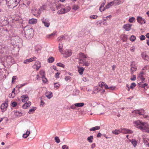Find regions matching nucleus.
Masks as SVG:
<instances>
[{
    "label": "nucleus",
    "instance_id": "f257e3e1",
    "mask_svg": "<svg viewBox=\"0 0 149 149\" xmlns=\"http://www.w3.org/2000/svg\"><path fill=\"white\" fill-rule=\"evenodd\" d=\"M134 126L137 128L140 129L142 131L146 132L149 124L146 122H143L138 120L133 122Z\"/></svg>",
    "mask_w": 149,
    "mask_h": 149
},
{
    "label": "nucleus",
    "instance_id": "f03ea898",
    "mask_svg": "<svg viewBox=\"0 0 149 149\" xmlns=\"http://www.w3.org/2000/svg\"><path fill=\"white\" fill-rule=\"evenodd\" d=\"M24 33L26 37L28 39L32 38L33 36V29L28 26H26L24 29Z\"/></svg>",
    "mask_w": 149,
    "mask_h": 149
},
{
    "label": "nucleus",
    "instance_id": "7ed1b4c3",
    "mask_svg": "<svg viewBox=\"0 0 149 149\" xmlns=\"http://www.w3.org/2000/svg\"><path fill=\"white\" fill-rule=\"evenodd\" d=\"M6 4L9 8H14L19 3L20 0H6Z\"/></svg>",
    "mask_w": 149,
    "mask_h": 149
},
{
    "label": "nucleus",
    "instance_id": "20e7f679",
    "mask_svg": "<svg viewBox=\"0 0 149 149\" xmlns=\"http://www.w3.org/2000/svg\"><path fill=\"white\" fill-rule=\"evenodd\" d=\"M78 57L79 59V64L82 63L84 62V61L86 60L85 59L87 58L86 55L82 53H80Z\"/></svg>",
    "mask_w": 149,
    "mask_h": 149
},
{
    "label": "nucleus",
    "instance_id": "39448f33",
    "mask_svg": "<svg viewBox=\"0 0 149 149\" xmlns=\"http://www.w3.org/2000/svg\"><path fill=\"white\" fill-rule=\"evenodd\" d=\"M41 21L45 26L47 28L49 27L50 25V22H49V20L48 19L43 17L41 19Z\"/></svg>",
    "mask_w": 149,
    "mask_h": 149
},
{
    "label": "nucleus",
    "instance_id": "423d86ee",
    "mask_svg": "<svg viewBox=\"0 0 149 149\" xmlns=\"http://www.w3.org/2000/svg\"><path fill=\"white\" fill-rule=\"evenodd\" d=\"M131 67L130 69V72L131 74H133L134 72L136 71L137 70V66L136 65L135 62H132L131 64Z\"/></svg>",
    "mask_w": 149,
    "mask_h": 149
},
{
    "label": "nucleus",
    "instance_id": "0eeeda50",
    "mask_svg": "<svg viewBox=\"0 0 149 149\" xmlns=\"http://www.w3.org/2000/svg\"><path fill=\"white\" fill-rule=\"evenodd\" d=\"M132 25L130 24H124L123 26V28L126 31H129L131 29V26Z\"/></svg>",
    "mask_w": 149,
    "mask_h": 149
},
{
    "label": "nucleus",
    "instance_id": "6e6552de",
    "mask_svg": "<svg viewBox=\"0 0 149 149\" xmlns=\"http://www.w3.org/2000/svg\"><path fill=\"white\" fill-rule=\"evenodd\" d=\"M70 10V8L68 9V8H62L60 10H59L58 12V13L59 14L66 13L69 11Z\"/></svg>",
    "mask_w": 149,
    "mask_h": 149
},
{
    "label": "nucleus",
    "instance_id": "1a4fd4ad",
    "mask_svg": "<svg viewBox=\"0 0 149 149\" xmlns=\"http://www.w3.org/2000/svg\"><path fill=\"white\" fill-rule=\"evenodd\" d=\"M7 48V46L4 44L0 45V53L3 54Z\"/></svg>",
    "mask_w": 149,
    "mask_h": 149
},
{
    "label": "nucleus",
    "instance_id": "9d476101",
    "mask_svg": "<svg viewBox=\"0 0 149 149\" xmlns=\"http://www.w3.org/2000/svg\"><path fill=\"white\" fill-rule=\"evenodd\" d=\"M21 100L23 102H26L29 99L28 96L26 95H23L21 97Z\"/></svg>",
    "mask_w": 149,
    "mask_h": 149
},
{
    "label": "nucleus",
    "instance_id": "9b49d317",
    "mask_svg": "<svg viewBox=\"0 0 149 149\" xmlns=\"http://www.w3.org/2000/svg\"><path fill=\"white\" fill-rule=\"evenodd\" d=\"M138 22L141 24H145L146 23L145 20L141 17H138L137 18Z\"/></svg>",
    "mask_w": 149,
    "mask_h": 149
},
{
    "label": "nucleus",
    "instance_id": "f8f14e48",
    "mask_svg": "<svg viewBox=\"0 0 149 149\" xmlns=\"http://www.w3.org/2000/svg\"><path fill=\"white\" fill-rule=\"evenodd\" d=\"M142 58L145 60L148 61L149 59L148 56L145 52H142L141 54Z\"/></svg>",
    "mask_w": 149,
    "mask_h": 149
},
{
    "label": "nucleus",
    "instance_id": "ddd939ff",
    "mask_svg": "<svg viewBox=\"0 0 149 149\" xmlns=\"http://www.w3.org/2000/svg\"><path fill=\"white\" fill-rule=\"evenodd\" d=\"M121 132L122 133H130L131 134L132 133V132L130 130H129L127 129L123 128L121 130Z\"/></svg>",
    "mask_w": 149,
    "mask_h": 149
},
{
    "label": "nucleus",
    "instance_id": "4468645a",
    "mask_svg": "<svg viewBox=\"0 0 149 149\" xmlns=\"http://www.w3.org/2000/svg\"><path fill=\"white\" fill-rule=\"evenodd\" d=\"M33 68L38 70L40 67V63L39 61H37L33 66Z\"/></svg>",
    "mask_w": 149,
    "mask_h": 149
},
{
    "label": "nucleus",
    "instance_id": "2eb2a0df",
    "mask_svg": "<svg viewBox=\"0 0 149 149\" xmlns=\"http://www.w3.org/2000/svg\"><path fill=\"white\" fill-rule=\"evenodd\" d=\"M63 44L61 43H59L58 46L59 50L60 52L62 54H64V51L63 49Z\"/></svg>",
    "mask_w": 149,
    "mask_h": 149
},
{
    "label": "nucleus",
    "instance_id": "dca6fc26",
    "mask_svg": "<svg viewBox=\"0 0 149 149\" xmlns=\"http://www.w3.org/2000/svg\"><path fill=\"white\" fill-rule=\"evenodd\" d=\"M45 96L49 99H50L53 96L52 93L51 92L47 91L45 93Z\"/></svg>",
    "mask_w": 149,
    "mask_h": 149
},
{
    "label": "nucleus",
    "instance_id": "f3484780",
    "mask_svg": "<svg viewBox=\"0 0 149 149\" xmlns=\"http://www.w3.org/2000/svg\"><path fill=\"white\" fill-rule=\"evenodd\" d=\"M37 20L36 19L32 18L29 20V24H33L37 23Z\"/></svg>",
    "mask_w": 149,
    "mask_h": 149
},
{
    "label": "nucleus",
    "instance_id": "a211bd4d",
    "mask_svg": "<svg viewBox=\"0 0 149 149\" xmlns=\"http://www.w3.org/2000/svg\"><path fill=\"white\" fill-rule=\"evenodd\" d=\"M8 106V104L7 103L5 102L2 104L1 106V109L2 110H5L7 108Z\"/></svg>",
    "mask_w": 149,
    "mask_h": 149
},
{
    "label": "nucleus",
    "instance_id": "6ab92c4d",
    "mask_svg": "<svg viewBox=\"0 0 149 149\" xmlns=\"http://www.w3.org/2000/svg\"><path fill=\"white\" fill-rule=\"evenodd\" d=\"M99 86L101 87H102L103 86H104L106 89H107L108 88V86L105 83L103 82H100L99 83Z\"/></svg>",
    "mask_w": 149,
    "mask_h": 149
},
{
    "label": "nucleus",
    "instance_id": "aec40b11",
    "mask_svg": "<svg viewBox=\"0 0 149 149\" xmlns=\"http://www.w3.org/2000/svg\"><path fill=\"white\" fill-rule=\"evenodd\" d=\"M30 134V131L27 130L26 132L23 134L22 137L24 138H26L29 136Z\"/></svg>",
    "mask_w": 149,
    "mask_h": 149
},
{
    "label": "nucleus",
    "instance_id": "412c9836",
    "mask_svg": "<svg viewBox=\"0 0 149 149\" xmlns=\"http://www.w3.org/2000/svg\"><path fill=\"white\" fill-rule=\"evenodd\" d=\"M77 67L78 68V72L80 74L82 75L83 74V72L84 70V68L83 67H79L78 66Z\"/></svg>",
    "mask_w": 149,
    "mask_h": 149
},
{
    "label": "nucleus",
    "instance_id": "4be33fe9",
    "mask_svg": "<svg viewBox=\"0 0 149 149\" xmlns=\"http://www.w3.org/2000/svg\"><path fill=\"white\" fill-rule=\"evenodd\" d=\"M72 54L71 52L69 50H67L66 51H64V54H65L67 55V57H69Z\"/></svg>",
    "mask_w": 149,
    "mask_h": 149
},
{
    "label": "nucleus",
    "instance_id": "5701e85b",
    "mask_svg": "<svg viewBox=\"0 0 149 149\" xmlns=\"http://www.w3.org/2000/svg\"><path fill=\"white\" fill-rule=\"evenodd\" d=\"M114 2L112 1L111 2L109 3L107 5H106L105 6V8L106 9H108L109 8L110 6H112L114 4Z\"/></svg>",
    "mask_w": 149,
    "mask_h": 149
},
{
    "label": "nucleus",
    "instance_id": "b1692460",
    "mask_svg": "<svg viewBox=\"0 0 149 149\" xmlns=\"http://www.w3.org/2000/svg\"><path fill=\"white\" fill-rule=\"evenodd\" d=\"M132 112L134 114H138L139 115H142V114L141 113V111L140 110H135L133 111Z\"/></svg>",
    "mask_w": 149,
    "mask_h": 149
},
{
    "label": "nucleus",
    "instance_id": "393cba45",
    "mask_svg": "<svg viewBox=\"0 0 149 149\" xmlns=\"http://www.w3.org/2000/svg\"><path fill=\"white\" fill-rule=\"evenodd\" d=\"M74 105L77 107H83L84 105V103L83 102L76 103Z\"/></svg>",
    "mask_w": 149,
    "mask_h": 149
},
{
    "label": "nucleus",
    "instance_id": "a878e982",
    "mask_svg": "<svg viewBox=\"0 0 149 149\" xmlns=\"http://www.w3.org/2000/svg\"><path fill=\"white\" fill-rule=\"evenodd\" d=\"M100 128V127L99 126H96L94 127H92L90 129V131H93L96 130H98Z\"/></svg>",
    "mask_w": 149,
    "mask_h": 149
},
{
    "label": "nucleus",
    "instance_id": "bb28decb",
    "mask_svg": "<svg viewBox=\"0 0 149 149\" xmlns=\"http://www.w3.org/2000/svg\"><path fill=\"white\" fill-rule=\"evenodd\" d=\"M36 109V108L35 107H31L29 111V114H32L33 113L34 111Z\"/></svg>",
    "mask_w": 149,
    "mask_h": 149
},
{
    "label": "nucleus",
    "instance_id": "cd10ccee",
    "mask_svg": "<svg viewBox=\"0 0 149 149\" xmlns=\"http://www.w3.org/2000/svg\"><path fill=\"white\" fill-rule=\"evenodd\" d=\"M93 136L91 135L87 138V139L89 143H91L93 142Z\"/></svg>",
    "mask_w": 149,
    "mask_h": 149
},
{
    "label": "nucleus",
    "instance_id": "c85d7f7f",
    "mask_svg": "<svg viewBox=\"0 0 149 149\" xmlns=\"http://www.w3.org/2000/svg\"><path fill=\"white\" fill-rule=\"evenodd\" d=\"M112 132L113 134H114L116 135H118L121 132V131L119 130H115L113 131Z\"/></svg>",
    "mask_w": 149,
    "mask_h": 149
},
{
    "label": "nucleus",
    "instance_id": "c756f323",
    "mask_svg": "<svg viewBox=\"0 0 149 149\" xmlns=\"http://www.w3.org/2000/svg\"><path fill=\"white\" fill-rule=\"evenodd\" d=\"M54 61V58L52 57H49L47 60V61L49 63H52Z\"/></svg>",
    "mask_w": 149,
    "mask_h": 149
},
{
    "label": "nucleus",
    "instance_id": "7c9ffc66",
    "mask_svg": "<svg viewBox=\"0 0 149 149\" xmlns=\"http://www.w3.org/2000/svg\"><path fill=\"white\" fill-rule=\"evenodd\" d=\"M65 39L64 36H62L60 37H58L57 39V40L58 42H61L63 40Z\"/></svg>",
    "mask_w": 149,
    "mask_h": 149
},
{
    "label": "nucleus",
    "instance_id": "2f4dec72",
    "mask_svg": "<svg viewBox=\"0 0 149 149\" xmlns=\"http://www.w3.org/2000/svg\"><path fill=\"white\" fill-rule=\"evenodd\" d=\"M15 115L16 116H21L22 115V113L19 111H16L15 112Z\"/></svg>",
    "mask_w": 149,
    "mask_h": 149
},
{
    "label": "nucleus",
    "instance_id": "473e14b6",
    "mask_svg": "<svg viewBox=\"0 0 149 149\" xmlns=\"http://www.w3.org/2000/svg\"><path fill=\"white\" fill-rule=\"evenodd\" d=\"M81 64H83V65H85L86 66H88L89 65L90 63H89L88 62H87L86 61V60H84V62L82 63H81Z\"/></svg>",
    "mask_w": 149,
    "mask_h": 149
},
{
    "label": "nucleus",
    "instance_id": "72a5a7b5",
    "mask_svg": "<svg viewBox=\"0 0 149 149\" xmlns=\"http://www.w3.org/2000/svg\"><path fill=\"white\" fill-rule=\"evenodd\" d=\"M136 39V37L134 35H132L131 36V37L130 38V40L131 41H132V42H133V41H135Z\"/></svg>",
    "mask_w": 149,
    "mask_h": 149
},
{
    "label": "nucleus",
    "instance_id": "f704fd0d",
    "mask_svg": "<svg viewBox=\"0 0 149 149\" xmlns=\"http://www.w3.org/2000/svg\"><path fill=\"white\" fill-rule=\"evenodd\" d=\"M36 58L35 56L31 58L28 59L29 62H31L36 60Z\"/></svg>",
    "mask_w": 149,
    "mask_h": 149
},
{
    "label": "nucleus",
    "instance_id": "c9c22d12",
    "mask_svg": "<svg viewBox=\"0 0 149 149\" xmlns=\"http://www.w3.org/2000/svg\"><path fill=\"white\" fill-rule=\"evenodd\" d=\"M143 142L145 143V145L148 146H149V143L148 142L146 139H145L144 138L143 139Z\"/></svg>",
    "mask_w": 149,
    "mask_h": 149
},
{
    "label": "nucleus",
    "instance_id": "e433bc0d",
    "mask_svg": "<svg viewBox=\"0 0 149 149\" xmlns=\"http://www.w3.org/2000/svg\"><path fill=\"white\" fill-rule=\"evenodd\" d=\"M41 47L39 45H37L35 47V50L37 52L40 50Z\"/></svg>",
    "mask_w": 149,
    "mask_h": 149
},
{
    "label": "nucleus",
    "instance_id": "4c0bfd02",
    "mask_svg": "<svg viewBox=\"0 0 149 149\" xmlns=\"http://www.w3.org/2000/svg\"><path fill=\"white\" fill-rule=\"evenodd\" d=\"M131 143L134 147H135L137 145V142L135 140H132L131 141Z\"/></svg>",
    "mask_w": 149,
    "mask_h": 149
},
{
    "label": "nucleus",
    "instance_id": "58836bf2",
    "mask_svg": "<svg viewBox=\"0 0 149 149\" xmlns=\"http://www.w3.org/2000/svg\"><path fill=\"white\" fill-rule=\"evenodd\" d=\"M136 85V84L135 83H132L131 84V85L130 86V88L133 89L134 88V87H135Z\"/></svg>",
    "mask_w": 149,
    "mask_h": 149
},
{
    "label": "nucleus",
    "instance_id": "ea45409f",
    "mask_svg": "<svg viewBox=\"0 0 149 149\" xmlns=\"http://www.w3.org/2000/svg\"><path fill=\"white\" fill-rule=\"evenodd\" d=\"M42 79L43 82L45 83L47 81V79L44 74L42 75Z\"/></svg>",
    "mask_w": 149,
    "mask_h": 149
},
{
    "label": "nucleus",
    "instance_id": "a19ab883",
    "mask_svg": "<svg viewBox=\"0 0 149 149\" xmlns=\"http://www.w3.org/2000/svg\"><path fill=\"white\" fill-rule=\"evenodd\" d=\"M79 8V7L77 5H75L73 6L72 7V9L74 10H77Z\"/></svg>",
    "mask_w": 149,
    "mask_h": 149
},
{
    "label": "nucleus",
    "instance_id": "79ce46f5",
    "mask_svg": "<svg viewBox=\"0 0 149 149\" xmlns=\"http://www.w3.org/2000/svg\"><path fill=\"white\" fill-rule=\"evenodd\" d=\"M135 20V18L133 17L130 18L129 19V21L130 22H133Z\"/></svg>",
    "mask_w": 149,
    "mask_h": 149
},
{
    "label": "nucleus",
    "instance_id": "37998d69",
    "mask_svg": "<svg viewBox=\"0 0 149 149\" xmlns=\"http://www.w3.org/2000/svg\"><path fill=\"white\" fill-rule=\"evenodd\" d=\"M54 86L55 88H58L59 87L60 85L58 83H55L54 84Z\"/></svg>",
    "mask_w": 149,
    "mask_h": 149
},
{
    "label": "nucleus",
    "instance_id": "c03bdc74",
    "mask_svg": "<svg viewBox=\"0 0 149 149\" xmlns=\"http://www.w3.org/2000/svg\"><path fill=\"white\" fill-rule=\"evenodd\" d=\"M97 17V16L96 15H92L90 16V18L91 19H95Z\"/></svg>",
    "mask_w": 149,
    "mask_h": 149
},
{
    "label": "nucleus",
    "instance_id": "a18cd8bd",
    "mask_svg": "<svg viewBox=\"0 0 149 149\" xmlns=\"http://www.w3.org/2000/svg\"><path fill=\"white\" fill-rule=\"evenodd\" d=\"M55 140L56 141L57 143H58L60 142V140L59 138L57 137H55Z\"/></svg>",
    "mask_w": 149,
    "mask_h": 149
},
{
    "label": "nucleus",
    "instance_id": "49530a36",
    "mask_svg": "<svg viewBox=\"0 0 149 149\" xmlns=\"http://www.w3.org/2000/svg\"><path fill=\"white\" fill-rule=\"evenodd\" d=\"M138 85L139 87L143 88V81L141 82L138 84Z\"/></svg>",
    "mask_w": 149,
    "mask_h": 149
},
{
    "label": "nucleus",
    "instance_id": "de8ad7c7",
    "mask_svg": "<svg viewBox=\"0 0 149 149\" xmlns=\"http://www.w3.org/2000/svg\"><path fill=\"white\" fill-rule=\"evenodd\" d=\"M15 96V93L10 94L9 95V97L11 98H13Z\"/></svg>",
    "mask_w": 149,
    "mask_h": 149
},
{
    "label": "nucleus",
    "instance_id": "09e8293b",
    "mask_svg": "<svg viewBox=\"0 0 149 149\" xmlns=\"http://www.w3.org/2000/svg\"><path fill=\"white\" fill-rule=\"evenodd\" d=\"M140 39L141 40H143L145 39V37L144 36L142 35L140 36Z\"/></svg>",
    "mask_w": 149,
    "mask_h": 149
},
{
    "label": "nucleus",
    "instance_id": "8fccbe9b",
    "mask_svg": "<svg viewBox=\"0 0 149 149\" xmlns=\"http://www.w3.org/2000/svg\"><path fill=\"white\" fill-rule=\"evenodd\" d=\"M57 65L58 66H60L61 67H64V65L61 63H58L57 64Z\"/></svg>",
    "mask_w": 149,
    "mask_h": 149
},
{
    "label": "nucleus",
    "instance_id": "3c124183",
    "mask_svg": "<svg viewBox=\"0 0 149 149\" xmlns=\"http://www.w3.org/2000/svg\"><path fill=\"white\" fill-rule=\"evenodd\" d=\"M71 78V77L69 76H66L65 78V79L66 81H68Z\"/></svg>",
    "mask_w": 149,
    "mask_h": 149
},
{
    "label": "nucleus",
    "instance_id": "603ef678",
    "mask_svg": "<svg viewBox=\"0 0 149 149\" xmlns=\"http://www.w3.org/2000/svg\"><path fill=\"white\" fill-rule=\"evenodd\" d=\"M135 49V47L134 46H133L131 47L130 50L131 52H134V51Z\"/></svg>",
    "mask_w": 149,
    "mask_h": 149
},
{
    "label": "nucleus",
    "instance_id": "864d4df0",
    "mask_svg": "<svg viewBox=\"0 0 149 149\" xmlns=\"http://www.w3.org/2000/svg\"><path fill=\"white\" fill-rule=\"evenodd\" d=\"M54 35H55V34L54 33H51V34H50L47 35L46 37L47 38H50L52 36H53Z\"/></svg>",
    "mask_w": 149,
    "mask_h": 149
},
{
    "label": "nucleus",
    "instance_id": "5fc2aeb1",
    "mask_svg": "<svg viewBox=\"0 0 149 149\" xmlns=\"http://www.w3.org/2000/svg\"><path fill=\"white\" fill-rule=\"evenodd\" d=\"M115 87L114 86H111L108 87V89H110L111 90H113L115 89Z\"/></svg>",
    "mask_w": 149,
    "mask_h": 149
},
{
    "label": "nucleus",
    "instance_id": "6e6d98bb",
    "mask_svg": "<svg viewBox=\"0 0 149 149\" xmlns=\"http://www.w3.org/2000/svg\"><path fill=\"white\" fill-rule=\"evenodd\" d=\"M17 78V77L16 76H14L12 78V83H14V80H15Z\"/></svg>",
    "mask_w": 149,
    "mask_h": 149
},
{
    "label": "nucleus",
    "instance_id": "4d7b16f0",
    "mask_svg": "<svg viewBox=\"0 0 149 149\" xmlns=\"http://www.w3.org/2000/svg\"><path fill=\"white\" fill-rule=\"evenodd\" d=\"M105 9V7H103L101 6L100 8V10L101 12H102Z\"/></svg>",
    "mask_w": 149,
    "mask_h": 149
},
{
    "label": "nucleus",
    "instance_id": "13d9d810",
    "mask_svg": "<svg viewBox=\"0 0 149 149\" xmlns=\"http://www.w3.org/2000/svg\"><path fill=\"white\" fill-rule=\"evenodd\" d=\"M25 103L28 107H29L31 105V102L29 101H28L27 102H26Z\"/></svg>",
    "mask_w": 149,
    "mask_h": 149
},
{
    "label": "nucleus",
    "instance_id": "bf43d9fd",
    "mask_svg": "<svg viewBox=\"0 0 149 149\" xmlns=\"http://www.w3.org/2000/svg\"><path fill=\"white\" fill-rule=\"evenodd\" d=\"M62 148L63 149H68V147L66 145L63 146H62Z\"/></svg>",
    "mask_w": 149,
    "mask_h": 149
},
{
    "label": "nucleus",
    "instance_id": "052dcab7",
    "mask_svg": "<svg viewBox=\"0 0 149 149\" xmlns=\"http://www.w3.org/2000/svg\"><path fill=\"white\" fill-rule=\"evenodd\" d=\"M132 81H134L136 79V76L135 75H133V78H131L130 79Z\"/></svg>",
    "mask_w": 149,
    "mask_h": 149
},
{
    "label": "nucleus",
    "instance_id": "680f3d73",
    "mask_svg": "<svg viewBox=\"0 0 149 149\" xmlns=\"http://www.w3.org/2000/svg\"><path fill=\"white\" fill-rule=\"evenodd\" d=\"M17 105V103L15 102H13L12 103V106L13 107H16Z\"/></svg>",
    "mask_w": 149,
    "mask_h": 149
},
{
    "label": "nucleus",
    "instance_id": "e2e57ef3",
    "mask_svg": "<svg viewBox=\"0 0 149 149\" xmlns=\"http://www.w3.org/2000/svg\"><path fill=\"white\" fill-rule=\"evenodd\" d=\"M76 107H77L74 104V105H72L70 108L74 110L76 109Z\"/></svg>",
    "mask_w": 149,
    "mask_h": 149
},
{
    "label": "nucleus",
    "instance_id": "0e129e2a",
    "mask_svg": "<svg viewBox=\"0 0 149 149\" xmlns=\"http://www.w3.org/2000/svg\"><path fill=\"white\" fill-rule=\"evenodd\" d=\"M143 72H141L139 75V77H140L143 76Z\"/></svg>",
    "mask_w": 149,
    "mask_h": 149
},
{
    "label": "nucleus",
    "instance_id": "69168bd1",
    "mask_svg": "<svg viewBox=\"0 0 149 149\" xmlns=\"http://www.w3.org/2000/svg\"><path fill=\"white\" fill-rule=\"evenodd\" d=\"M22 107L24 109H26L28 107L27 106V105L26 104V103H25L22 106Z\"/></svg>",
    "mask_w": 149,
    "mask_h": 149
},
{
    "label": "nucleus",
    "instance_id": "338daca9",
    "mask_svg": "<svg viewBox=\"0 0 149 149\" xmlns=\"http://www.w3.org/2000/svg\"><path fill=\"white\" fill-rule=\"evenodd\" d=\"M45 103L42 101H41L40 102V106H43Z\"/></svg>",
    "mask_w": 149,
    "mask_h": 149
},
{
    "label": "nucleus",
    "instance_id": "774afa93",
    "mask_svg": "<svg viewBox=\"0 0 149 149\" xmlns=\"http://www.w3.org/2000/svg\"><path fill=\"white\" fill-rule=\"evenodd\" d=\"M101 135L102 134L100 133L99 132L97 135V137L98 138H99L101 136Z\"/></svg>",
    "mask_w": 149,
    "mask_h": 149
}]
</instances>
